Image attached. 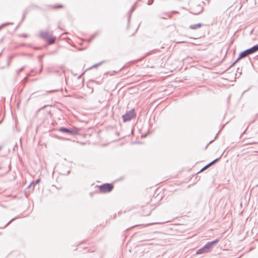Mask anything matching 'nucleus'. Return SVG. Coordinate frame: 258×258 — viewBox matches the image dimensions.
I'll use <instances>...</instances> for the list:
<instances>
[{"label": "nucleus", "mask_w": 258, "mask_h": 258, "mask_svg": "<svg viewBox=\"0 0 258 258\" xmlns=\"http://www.w3.org/2000/svg\"><path fill=\"white\" fill-rule=\"evenodd\" d=\"M203 9L204 8L202 6L198 5L196 10H195V15L200 14L203 11Z\"/></svg>", "instance_id": "0eeeda50"}, {"label": "nucleus", "mask_w": 258, "mask_h": 258, "mask_svg": "<svg viewBox=\"0 0 258 258\" xmlns=\"http://www.w3.org/2000/svg\"><path fill=\"white\" fill-rule=\"evenodd\" d=\"M41 38L46 40L49 44H53L55 41V37L48 32H42L40 34Z\"/></svg>", "instance_id": "7ed1b4c3"}, {"label": "nucleus", "mask_w": 258, "mask_h": 258, "mask_svg": "<svg viewBox=\"0 0 258 258\" xmlns=\"http://www.w3.org/2000/svg\"><path fill=\"white\" fill-rule=\"evenodd\" d=\"M258 50V44L252 47L241 52L236 60L233 63L232 66H234L240 59L245 57L249 54H252Z\"/></svg>", "instance_id": "f03ea898"}, {"label": "nucleus", "mask_w": 258, "mask_h": 258, "mask_svg": "<svg viewBox=\"0 0 258 258\" xmlns=\"http://www.w3.org/2000/svg\"><path fill=\"white\" fill-rule=\"evenodd\" d=\"M99 188L101 192H109L113 189V185L110 183H105L100 185Z\"/></svg>", "instance_id": "20e7f679"}, {"label": "nucleus", "mask_w": 258, "mask_h": 258, "mask_svg": "<svg viewBox=\"0 0 258 258\" xmlns=\"http://www.w3.org/2000/svg\"><path fill=\"white\" fill-rule=\"evenodd\" d=\"M59 130L61 132H65V133H72V132L71 131L69 130L68 128H64V127H61L59 129Z\"/></svg>", "instance_id": "9d476101"}, {"label": "nucleus", "mask_w": 258, "mask_h": 258, "mask_svg": "<svg viewBox=\"0 0 258 258\" xmlns=\"http://www.w3.org/2000/svg\"><path fill=\"white\" fill-rule=\"evenodd\" d=\"M219 241V239H217L214 241L208 242L203 247L198 249L196 252V254H201L210 251L212 249L213 245L217 243Z\"/></svg>", "instance_id": "f257e3e1"}, {"label": "nucleus", "mask_w": 258, "mask_h": 258, "mask_svg": "<svg viewBox=\"0 0 258 258\" xmlns=\"http://www.w3.org/2000/svg\"><path fill=\"white\" fill-rule=\"evenodd\" d=\"M39 181H40V179H38L36 181V183H38L39 182Z\"/></svg>", "instance_id": "ddd939ff"}, {"label": "nucleus", "mask_w": 258, "mask_h": 258, "mask_svg": "<svg viewBox=\"0 0 258 258\" xmlns=\"http://www.w3.org/2000/svg\"><path fill=\"white\" fill-rule=\"evenodd\" d=\"M154 0H149L148 4L151 5L153 3Z\"/></svg>", "instance_id": "9b49d317"}, {"label": "nucleus", "mask_w": 258, "mask_h": 258, "mask_svg": "<svg viewBox=\"0 0 258 258\" xmlns=\"http://www.w3.org/2000/svg\"><path fill=\"white\" fill-rule=\"evenodd\" d=\"M135 116L136 113L134 110H131L122 116L123 120L124 122L130 120L132 118H134Z\"/></svg>", "instance_id": "39448f33"}, {"label": "nucleus", "mask_w": 258, "mask_h": 258, "mask_svg": "<svg viewBox=\"0 0 258 258\" xmlns=\"http://www.w3.org/2000/svg\"><path fill=\"white\" fill-rule=\"evenodd\" d=\"M204 26V28L206 27V25H204L202 23H198L195 24V30H196L197 29L200 28V27Z\"/></svg>", "instance_id": "6e6552de"}, {"label": "nucleus", "mask_w": 258, "mask_h": 258, "mask_svg": "<svg viewBox=\"0 0 258 258\" xmlns=\"http://www.w3.org/2000/svg\"><path fill=\"white\" fill-rule=\"evenodd\" d=\"M218 160H219V158H217V159H215L214 160H213V161L211 162L210 163L208 164L207 165L205 166L203 168H202V169H201L200 170L198 171L196 173V174H198V173H200L201 172H202L204 170H206V169L209 168L210 166L212 165L214 163H215Z\"/></svg>", "instance_id": "423d86ee"}, {"label": "nucleus", "mask_w": 258, "mask_h": 258, "mask_svg": "<svg viewBox=\"0 0 258 258\" xmlns=\"http://www.w3.org/2000/svg\"><path fill=\"white\" fill-rule=\"evenodd\" d=\"M202 30H204V31L201 35H197L196 36L195 35V39L202 37L203 36H204V35L205 34L206 30L204 28H202Z\"/></svg>", "instance_id": "1a4fd4ad"}, {"label": "nucleus", "mask_w": 258, "mask_h": 258, "mask_svg": "<svg viewBox=\"0 0 258 258\" xmlns=\"http://www.w3.org/2000/svg\"><path fill=\"white\" fill-rule=\"evenodd\" d=\"M55 7L56 8H62V7H63V6H61V5H58V6H55Z\"/></svg>", "instance_id": "f8f14e48"}]
</instances>
